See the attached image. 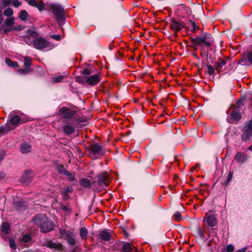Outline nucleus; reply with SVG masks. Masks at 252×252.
<instances>
[{
  "label": "nucleus",
  "mask_w": 252,
  "mask_h": 252,
  "mask_svg": "<svg viewBox=\"0 0 252 252\" xmlns=\"http://www.w3.org/2000/svg\"><path fill=\"white\" fill-rule=\"evenodd\" d=\"M54 15L55 19L60 25L64 23L65 20V13L63 8L58 4H51L46 6V8Z\"/></svg>",
  "instance_id": "obj_1"
},
{
  "label": "nucleus",
  "mask_w": 252,
  "mask_h": 252,
  "mask_svg": "<svg viewBox=\"0 0 252 252\" xmlns=\"http://www.w3.org/2000/svg\"><path fill=\"white\" fill-rule=\"evenodd\" d=\"M59 112L62 117L68 121H72L74 125L80 123V119L76 111H73L66 107H63L60 109Z\"/></svg>",
  "instance_id": "obj_2"
},
{
  "label": "nucleus",
  "mask_w": 252,
  "mask_h": 252,
  "mask_svg": "<svg viewBox=\"0 0 252 252\" xmlns=\"http://www.w3.org/2000/svg\"><path fill=\"white\" fill-rule=\"evenodd\" d=\"M88 152L89 156L93 159L100 158L105 152L103 147L96 143L91 144L88 148Z\"/></svg>",
  "instance_id": "obj_3"
},
{
  "label": "nucleus",
  "mask_w": 252,
  "mask_h": 252,
  "mask_svg": "<svg viewBox=\"0 0 252 252\" xmlns=\"http://www.w3.org/2000/svg\"><path fill=\"white\" fill-rule=\"evenodd\" d=\"M14 24V18L10 17L6 19L4 25L1 26V33H6L13 31H20L22 30L21 25L13 26Z\"/></svg>",
  "instance_id": "obj_4"
},
{
  "label": "nucleus",
  "mask_w": 252,
  "mask_h": 252,
  "mask_svg": "<svg viewBox=\"0 0 252 252\" xmlns=\"http://www.w3.org/2000/svg\"><path fill=\"white\" fill-rule=\"evenodd\" d=\"M92 72L88 68H85L82 71V73L84 75H90L87 77L86 83L91 85L94 86L97 84L100 80V73L97 72L95 74L91 75Z\"/></svg>",
  "instance_id": "obj_5"
},
{
  "label": "nucleus",
  "mask_w": 252,
  "mask_h": 252,
  "mask_svg": "<svg viewBox=\"0 0 252 252\" xmlns=\"http://www.w3.org/2000/svg\"><path fill=\"white\" fill-rule=\"evenodd\" d=\"M61 237L65 240L67 243L71 246L75 245L76 242L75 239V235L73 231L70 230H60Z\"/></svg>",
  "instance_id": "obj_6"
},
{
  "label": "nucleus",
  "mask_w": 252,
  "mask_h": 252,
  "mask_svg": "<svg viewBox=\"0 0 252 252\" xmlns=\"http://www.w3.org/2000/svg\"><path fill=\"white\" fill-rule=\"evenodd\" d=\"M242 104L240 100H239L237 102L238 106L236 108H235L234 110L232 111L230 115H228L227 118V121L229 123L233 124L236 122L239 121L241 118V114L239 113V107Z\"/></svg>",
  "instance_id": "obj_7"
},
{
  "label": "nucleus",
  "mask_w": 252,
  "mask_h": 252,
  "mask_svg": "<svg viewBox=\"0 0 252 252\" xmlns=\"http://www.w3.org/2000/svg\"><path fill=\"white\" fill-rule=\"evenodd\" d=\"M252 136V120L248 122L245 126L241 135V140L246 142Z\"/></svg>",
  "instance_id": "obj_8"
},
{
  "label": "nucleus",
  "mask_w": 252,
  "mask_h": 252,
  "mask_svg": "<svg viewBox=\"0 0 252 252\" xmlns=\"http://www.w3.org/2000/svg\"><path fill=\"white\" fill-rule=\"evenodd\" d=\"M97 178V181L95 183L98 189H101L109 185V180L108 179V175L106 173L99 174Z\"/></svg>",
  "instance_id": "obj_9"
},
{
  "label": "nucleus",
  "mask_w": 252,
  "mask_h": 252,
  "mask_svg": "<svg viewBox=\"0 0 252 252\" xmlns=\"http://www.w3.org/2000/svg\"><path fill=\"white\" fill-rule=\"evenodd\" d=\"M27 35L24 37V40L25 42L29 45H33L34 40L38 37V33L32 30L28 29L26 31Z\"/></svg>",
  "instance_id": "obj_10"
},
{
  "label": "nucleus",
  "mask_w": 252,
  "mask_h": 252,
  "mask_svg": "<svg viewBox=\"0 0 252 252\" xmlns=\"http://www.w3.org/2000/svg\"><path fill=\"white\" fill-rule=\"evenodd\" d=\"M33 46L36 49L43 50L49 46V43L45 39L37 37L34 40Z\"/></svg>",
  "instance_id": "obj_11"
},
{
  "label": "nucleus",
  "mask_w": 252,
  "mask_h": 252,
  "mask_svg": "<svg viewBox=\"0 0 252 252\" xmlns=\"http://www.w3.org/2000/svg\"><path fill=\"white\" fill-rule=\"evenodd\" d=\"M212 39L211 35L208 33H202L201 36L191 38V41L196 45L203 43L206 40Z\"/></svg>",
  "instance_id": "obj_12"
},
{
  "label": "nucleus",
  "mask_w": 252,
  "mask_h": 252,
  "mask_svg": "<svg viewBox=\"0 0 252 252\" xmlns=\"http://www.w3.org/2000/svg\"><path fill=\"white\" fill-rule=\"evenodd\" d=\"M183 28H186L183 21H177L174 19H172L170 23V28L171 30L175 32H179Z\"/></svg>",
  "instance_id": "obj_13"
},
{
  "label": "nucleus",
  "mask_w": 252,
  "mask_h": 252,
  "mask_svg": "<svg viewBox=\"0 0 252 252\" xmlns=\"http://www.w3.org/2000/svg\"><path fill=\"white\" fill-rule=\"evenodd\" d=\"M79 124L77 123L76 125H74L72 121L67 122V123L63 127V132L67 135L73 133L75 131V127H77Z\"/></svg>",
  "instance_id": "obj_14"
},
{
  "label": "nucleus",
  "mask_w": 252,
  "mask_h": 252,
  "mask_svg": "<svg viewBox=\"0 0 252 252\" xmlns=\"http://www.w3.org/2000/svg\"><path fill=\"white\" fill-rule=\"evenodd\" d=\"M11 118L9 121V124L12 125L13 127H16L21 123H24L26 122V120H24L20 116L16 115H12L11 113Z\"/></svg>",
  "instance_id": "obj_15"
},
{
  "label": "nucleus",
  "mask_w": 252,
  "mask_h": 252,
  "mask_svg": "<svg viewBox=\"0 0 252 252\" xmlns=\"http://www.w3.org/2000/svg\"><path fill=\"white\" fill-rule=\"evenodd\" d=\"M248 158L245 153L239 152L235 155L234 160L238 164L242 165L247 161Z\"/></svg>",
  "instance_id": "obj_16"
},
{
  "label": "nucleus",
  "mask_w": 252,
  "mask_h": 252,
  "mask_svg": "<svg viewBox=\"0 0 252 252\" xmlns=\"http://www.w3.org/2000/svg\"><path fill=\"white\" fill-rule=\"evenodd\" d=\"M33 172L32 170H26L22 175L21 180L26 184H29L32 178Z\"/></svg>",
  "instance_id": "obj_17"
},
{
  "label": "nucleus",
  "mask_w": 252,
  "mask_h": 252,
  "mask_svg": "<svg viewBox=\"0 0 252 252\" xmlns=\"http://www.w3.org/2000/svg\"><path fill=\"white\" fill-rule=\"evenodd\" d=\"M54 228L53 222L47 217V220L44 221L41 228V231L43 232H47L52 230Z\"/></svg>",
  "instance_id": "obj_18"
},
{
  "label": "nucleus",
  "mask_w": 252,
  "mask_h": 252,
  "mask_svg": "<svg viewBox=\"0 0 252 252\" xmlns=\"http://www.w3.org/2000/svg\"><path fill=\"white\" fill-rule=\"evenodd\" d=\"M47 220V216L45 214H39L36 216L34 219L32 221L33 223L38 225L40 227V228H41L42 224L44 223V221L45 220Z\"/></svg>",
  "instance_id": "obj_19"
},
{
  "label": "nucleus",
  "mask_w": 252,
  "mask_h": 252,
  "mask_svg": "<svg viewBox=\"0 0 252 252\" xmlns=\"http://www.w3.org/2000/svg\"><path fill=\"white\" fill-rule=\"evenodd\" d=\"M111 236L109 232L106 230L100 231L98 234L97 241L98 242L108 241L111 239Z\"/></svg>",
  "instance_id": "obj_20"
},
{
  "label": "nucleus",
  "mask_w": 252,
  "mask_h": 252,
  "mask_svg": "<svg viewBox=\"0 0 252 252\" xmlns=\"http://www.w3.org/2000/svg\"><path fill=\"white\" fill-rule=\"evenodd\" d=\"M204 220L207 224L211 227H213L217 224V219L214 215H206L204 218Z\"/></svg>",
  "instance_id": "obj_21"
},
{
  "label": "nucleus",
  "mask_w": 252,
  "mask_h": 252,
  "mask_svg": "<svg viewBox=\"0 0 252 252\" xmlns=\"http://www.w3.org/2000/svg\"><path fill=\"white\" fill-rule=\"evenodd\" d=\"M122 250L123 252H132L135 251L137 252L136 248L130 243L125 242L122 246Z\"/></svg>",
  "instance_id": "obj_22"
},
{
  "label": "nucleus",
  "mask_w": 252,
  "mask_h": 252,
  "mask_svg": "<svg viewBox=\"0 0 252 252\" xmlns=\"http://www.w3.org/2000/svg\"><path fill=\"white\" fill-rule=\"evenodd\" d=\"M29 4L36 7L39 11H42L45 7L44 3L42 1H36L35 0H29L28 1Z\"/></svg>",
  "instance_id": "obj_23"
},
{
  "label": "nucleus",
  "mask_w": 252,
  "mask_h": 252,
  "mask_svg": "<svg viewBox=\"0 0 252 252\" xmlns=\"http://www.w3.org/2000/svg\"><path fill=\"white\" fill-rule=\"evenodd\" d=\"M43 246L47 247L48 248L54 250H59L61 249L62 246L58 242H54L52 241H49L44 243Z\"/></svg>",
  "instance_id": "obj_24"
},
{
  "label": "nucleus",
  "mask_w": 252,
  "mask_h": 252,
  "mask_svg": "<svg viewBox=\"0 0 252 252\" xmlns=\"http://www.w3.org/2000/svg\"><path fill=\"white\" fill-rule=\"evenodd\" d=\"M32 150L31 145L27 143H23L21 146V151L23 154L29 153Z\"/></svg>",
  "instance_id": "obj_25"
},
{
  "label": "nucleus",
  "mask_w": 252,
  "mask_h": 252,
  "mask_svg": "<svg viewBox=\"0 0 252 252\" xmlns=\"http://www.w3.org/2000/svg\"><path fill=\"white\" fill-rule=\"evenodd\" d=\"M1 231L4 233V235L8 234L10 231V227L9 224L6 222L2 223L1 226Z\"/></svg>",
  "instance_id": "obj_26"
},
{
  "label": "nucleus",
  "mask_w": 252,
  "mask_h": 252,
  "mask_svg": "<svg viewBox=\"0 0 252 252\" xmlns=\"http://www.w3.org/2000/svg\"><path fill=\"white\" fill-rule=\"evenodd\" d=\"M88 234V230L85 227H81L79 231V235L82 240H85Z\"/></svg>",
  "instance_id": "obj_27"
},
{
  "label": "nucleus",
  "mask_w": 252,
  "mask_h": 252,
  "mask_svg": "<svg viewBox=\"0 0 252 252\" xmlns=\"http://www.w3.org/2000/svg\"><path fill=\"white\" fill-rule=\"evenodd\" d=\"M14 128L15 127H13L12 126H1L0 127V132L3 134H5L14 129Z\"/></svg>",
  "instance_id": "obj_28"
},
{
  "label": "nucleus",
  "mask_w": 252,
  "mask_h": 252,
  "mask_svg": "<svg viewBox=\"0 0 252 252\" xmlns=\"http://www.w3.org/2000/svg\"><path fill=\"white\" fill-rule=\"evenodd\" d=\"M80 184L85 188L90 187L91 186V181L86 178H83L80 180Z\"/></svg>",
  "instance_id": "obj_29"
},
{
  "label": "nucleus",
  "mask_w": 252,
  "mask_h": 252,
  "mask_svg": "<svg viewBox=\"0 0 252 252\" xmlns=\"http://www.w3.org/2000/svg\"><path fill=\"white\" fill-rule=\"evenodd\" d=\"M56 169L60 174H64L67 171L63 164H57L56 166Z\"/></svg>",
  "instance_id": "obj_30"
},
{
  "label": "nucleus",
  "mask_w": 252,
  "mask_h": 252,
  "mask_svg": "<svg viewBox=\"0 0 252 252\" xmlns=\"http://www.w3.org/2000/svg\"><path fill=\"white\" fill-rule=\"evenodd\" d=\"M24 60V66L27 68H29L32 64L31 58L29 57H25Z\"/></svg>",
  "instance_id": "obj_31"
},
{
  "label": "nucleus",
  "mask_w": 252,
  "mask_h": 252,
  "mask_svg": "<svg viewBox=\"0 0 252 252\" xmlns=\"http://www.w3.org/2000/svg\"><path fill=\"white\" fill-rule=\"evenodd\" d=\"M5 62L9 66L13 67H16L18 66V64L17 62L12 61L9 59L6 58L5 59Z\"/></svg>",
  "instance_id": "obj_32"
},
{
  "label": "nucleus",
  "mask_w": 252,
  "mask_h": 252,
  "mask_svg": "<svg viewBox=\"0 0 252 252\" xmlns=\"http://www.w3.org/2000/svg\"><path fill=\"white\" fill-rule=\"evenodd\" d=\"M64 76L63 75L53 77L52 78V82L54 84L58 83L61 82Z\"/></svg>",
  "instance_id": "obj_33"
},
{
  "label": "nucleus",
  "mask_w": 252,
  "mask_h": 252,
  "mask_svg": "<svg viewBox=\"0 0 252 252\" xmlns=\"http://www.w3.org/2000/svg\"><path fill=\"white\" fill-rule=\"evenodd\" d=\"M28 14L27 12L25 10H22L19 15V18L22 21H25L28 17Z\"/></svg>",
  "instance_id": "obj_34"
},
{
  "label": "nucleus",
  "mask_w": 252,
  "mask_h": 252,
  "mask_svg": "<svg viewBox=\"0 0 252 252\" xmlns=\"http://www.w3.org/2000/svg\"><path fill=\"white\" fill-rule=\"evenodd\" d=\"M173 219L176 221H179L182 219L181 213L179 212H176L173 216Z\"/></svg>",
  "instance_id": "obj_35"
},
{
  "label": "nucleus",
  "mask_w": 252,
  "mask_h": 252,
  "mask_svg": "<svg viewBox=\"0 0 252 252\" xmlns=\"http://www.w3.org/2000/svg\"><path fill=\"white\" fill-rule=\"evenodd\" d=\"M23 241L25 243L29 242L32 240V236L30 234H24L22 238Z\"/></svg>",
  "instance_id": "obj_36"
},
{
  "label": "nucleus",
  "mask_w": 252,
  "mask_h": 252,
  "mask_svg": "<svg viewBox=\"0 0 252 252\" xmlns=\"http://www.w3.org/2000/svg\"><path fill=\"white\" fill-rule=\"evenodd\" d=\"M226 64V61L220 60L216 63V68H221Z\"/></svg>",
  "instance_id": "obj_37"
},
{
  "label": "nucleus",
  "mask_w": 252,
  "mask_h": 252,
  "mask_svg": "<svg viewBox=\"0 0 252 252\" xmlns=\"http://www.w3.org/2000/svg\"><path fill=\"white\" fill-rule=\"evenodd\" d=\"M189 22L191 26L190 31L192 32H195L196 30L198 28V27L197 26L196 23H195V22H194L192 20H189Z\"/></svg>",
  "instance_id": "obj_38"
},
{
  "label": "nucleus",
  "mask_w": 252,
  "mask_h": 252,
  "mask_svg": "<svg viewBox=\"0 0 252 252\" xmlns=\"http://www.w3.org/2000/svg\"><path fill=\"white\" fill-rule=\"evenodd\" d=\"M9 244L10 247L13 250H15L17 248L16 245L15 244V240L12 238H10L9 241Z\"/></svg>",
  "instance_id": "obj_39"
},
{
  "label": "nucleus",
  "mask_w": 252,
  "mask_h": 252,
  "mask_svg": "<svg viewBox=\"0 0 252 252\" xmlns=\"http://www.w3.org/2000/svg\"><path fill=\"white\" fill-rule=\"evenodd\" d=\"M13 14V10L11 8H8L5 9L4 11V14L6 16H11Z\"/></svg>",
  "instance_id": "obj_40"
},
{
  "label": "nucleus",
  "mask_w": 252,
  "mask_h": 252,
  "mask_svg": "<svg viewBox=\"0 0 252 252\" xmlns=\"http://www.w3.org/2000/svg\"><path fill=\"white\" fill-rule=\"evenodd\" d=\"M64 175L68 177V179L70 181H72L74 180V178H75L74 175H73L72 174L70 173L68 171H66L65 172V174Z\"/></svg>",
  "instance_id": "obj_41"
},
{
  "label": "nucleus",
  "mask_w": 252,
  "mask_h": 252,
  "mask_svg": "<svg viewBox=\"0 0 252 252\" xmlns=\"http://www.w3.org/2000/svg\"><path fill=\"white\" fill-rule=\"evenodd\" d=\"M87 77H83V76H77L76 77V80L82 83H86Z\"/></svg>",
  "instance_id": "obj_42"
},
{
  "label": "nucleus",
  "mask_w": 252,
  "mask_h": 252,
  "mask_svg": "<svg viewBox=\"0 0 252 252\" xmlns=\"http://www.w3.org/2000/svg\"><path fill=\"white\" fill-rule=\"evenodd\" d=\"M207 67L208 69V73L210 75H213L215 72V70L213 67L210 64H207Z\"/></svg>",
  "instance_id": "obj_43"
},
{
  "label": "nucleus",
  "mask_w": 252,
  "mask_h": 252,
  "mask_svg": "<svg viewBox=\"0 0 252 252\" xmlns=\"http://www.w3.org/2000/svg\"><path fill=\"white\" fill-rule=\"evenodd\" d=\"M234 247L232 245H230V244H229L228 245H227L226 247V251H227L228 252H232L234 251Z\"/></svg>",
  "instance_id": "obj_44"
},
{
  "label": "nucleus",
  "mask_w": 252,
  "mask_h": 252,
  "mask_svg": "<svg viewBox=\"0 0 252 252\" xmlns=\"http://www.w3.org/2000/svg\"><path fill=\"white\" fill-rule=\"evenodd\" d=\"M60 208L65 212H70L71 211L70 208L63 204L61 206Z\"/></svg>",
  "instance_id": "obj_45"
},
{
  "label": "nucleus",
  "mask_w": 252,
  "mask_h": 252,
  "mask_svg": "<svg viewBox=\"0 0 252 252\" xmlns=\"http://www.w3.org/2000/svg\"><path fill=\"white\" fill-rule=\"evenodd\" d=\"M13 5L17 7L21 4V2L19 1L18 0H13L12 1Z\"/></svg>",
  "instance_id": "obj_46"
},
{
  "label": "nucleus",
  "mask_w": 252,
  "mask_h": 252,
  "mask_svg": "<svg viewBox=\"0 0 252 252\" xmlns=\"http://www.w3.org/2000/svg\"><path fill=\"white\" fill-rule=\"evenodd\" d=\"M23 202H18L15 205V207L17 209H19V210L22 209V208L23 207Z\"/></svg>",
  "instance_id": "obj_47"
},
{
  "label": "nucleus",
  "mask_w": 252,
  "mask_h": 252,
  "mask_svg": "<svg viewBox=\"0 0 252 252\" xmlns=\"http://www.w3.org/2000/svg\"><path fill=\"white\" fill-rule=\"evenodd\" d=\"M247 60L249 63H252V51L248 54Z\"/></svg>",
  "instance_id": "obj_48"
},
{
  "label": "nucleus",
  "mask_w": 252,
  "mask_h": 252,
  "mask_svg": "<svg viewBox=\"0 0 252 252\" xmlns=\"http://www.w3.org/2000/svg\"><path fill=\"white\" fill-rule=\"evenodd\" d=\"M52 37L56 40H60L61 39V36L59 34H53L52 35Z\"/></svg>",
  "instance_id": "obj_49"
},
{
  "label": "nucleus",
  "mask_w": 252,
  "mask_h": 252,
  "mask_svg": "<svg viewBox=\"0 0 252 252\" xmlns=\"http://www.w3.org/2000/svg\"><path fill=\"white\" fill-rule=\"evenodd\" d=\"M232 178V173L231 172H230L228 175V177H227V181H226V183L227 184H228L230 181H231V179Z\"/></svg>",
  "instance_id": "obj_50"
},
{
  "label": "nucleus",
  "mask_w": 252,
  "mask_h": 252,
  "mask_svg": "<svg viewBox=\"0 0 252 252\" xmlns=\"http://www.w3.org/2000/svg\"><path fill=\"white\" fill-rule=\"evenodd\" d=\"M211 39H210L209 40H206L203 43H204L207 46L209 47L211 45Z\"/></svg>",
  "instance_id": "obj_51"
},
{
  "label": "nucleus",
  "mask_w": 252,
  "mask_h": 252,
  "mask_svg": "<svg viewBox=\"0 0 252 252\" xmlns=\"http://www.w3.org/2000/svg\"><path fill=\"white\" fill-rule=\"evenodd\" d=\"M12 0H2V2H3V4L5 5V6H7L9 4H10V3L11 2Z\"/></svg>",
  "instance_id": "obj_52"
},
{
  "label": "nucleus",
  "mask_w": 252,
  "mask_h": 252,
  "mask_svg": "<svg viewBox=\"0 0 252 252\" xmlns=\"http://www.w3.org/2000/svg\"><path fill=\"white\" fill-rule=\"evenodd\" d=\"M247 248L246 247H244L241 249L237 250L236 251H235V252H245Z\"/></svg>",
  "instance_id": "obj_53"
},
{
  "label": "nucleus",
  "mask_w": 252,
  "mask_h": 252,
  "mask_svg": "<svg viewBox=\"0 0 252 252\" xmlns=\"http://www.w3.org/2000/svg\"><path fill=\"white\" fill-rule=\"evenodd\" d=\"M5 176V174L3 172H0V180L3 179Z\"/></svg>",
  "instance_id": "obj_54"
},
{
  "label": "nucleus",
  "mask_w": 252,
  "mask_h": 252,
  "mask_svg": "<svg viewBox=\"0 0 252 252\" xmlns=\"http://www.w3.org/2000/svg\"><path fill=\"white\" fill-rule=\"evenodd\" d=\"M2 14L1 13V11H0V22H2L3 21Z\"/></svg>",
  "instance_id": "obj_55"
},
{
  "label": "nucleus",
  "mask_w": 252,
  "mask_h": 252,
  "mask_svg": "<svg viewBox=\"0 0 252 252\" xmlns=\"http://www.w3.org/2000/svg\"><path fill=\"white\" fill-rule=\"evenodd\" d=\"M19 71L21 73L27 72V69H20Z\"/></svg>",
  "instance_id": "obj_56"
},
{
  "label": "nucleus",
  "mask_w": 252,
  "mask_h": 252,
  "mask_svg": "<svg viewBox=\"0 0 252 252\" xmlns=\"http://www.w3.org/2000/svg\"><path fill=\"white\" fill-rule=\"evenodd\" d=\"M23 252H33V251H32V250H28L25 251Z\"/></svg>",
  "instance_id": "obj_57"
},
{
  "label": "nucleus",
  "mask_w": 252,
  "mask_h": 252,
  "mask_svg": "<svg viewBox=\"0 0 252 252\" xmlns=\"http://www.w3.org/2000/svg\"><path fill=\"white\" fill-rule=\"evenodd\" d=\"M249 150L252 151V145L249 147Z\"/></svg>",
  "instance_id": "obj_58"
},
{
  "label": "nucleus",
  "mask_w": 252,
  "mask_h": 252,
  "mask_svg": "<svg viewBox=\"0 0 252 252\" xmlns=\"http://www.w3.org/2000/svg\"><path fill=\"white\" fill-rule=\"evenodd\" d=\"M242 62H244V60H241V63H242Z\"/></svg>",
  "instance_id": "obj_59"
},
{
  "label": "nucleus",
  "mask_w": 252,
  "mask_h": 252,
  "mask_svg": "<svg viewBox=\"0 0 252 252\" xmlns=\"http://www.w3.org/2000/svg\"><path fill=\"white\" fill-rule=\"evenodd\" d=\"M72 252H77V251H76L75 250H74Z\"/></svg>",
  "instance_id": "obj_60"
},
{
  "label": "nucleus",
  "mask_w": 252,
  "mask_h": 252,
  "mask_svg": "<svg viewBox=\"0 0 252 252\" xmlns=\"http://www.w3.org/2000/svg\"><path fill=\"white\" fill-rule=\"evenodd\" d=\"M67 191H67V190H65V192H66V193H67Z\"/></svg>",
  "instance_id": "obj_61"
}]
</instances>
